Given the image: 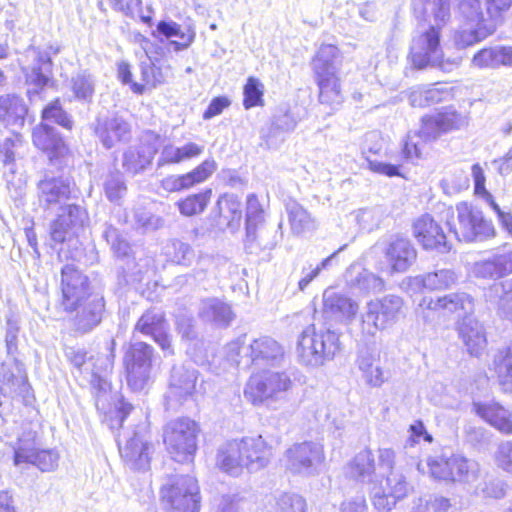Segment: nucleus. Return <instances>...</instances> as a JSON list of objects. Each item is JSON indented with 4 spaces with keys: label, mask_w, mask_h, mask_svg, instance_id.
Instances as JSON below:
<instances>
[{
    "label": "nucleus",
    "mask_w": 512,
    "mask_h": 512,
    "mask_svg": "<svg viewBox=\"0 0 512 512\" xmlns=\"http://www.w3.org/2000/svg\"><path fill=\"white\" fill-rule=\"evenodd\" d=\"M220 218L231 229L240 225L242 218L241 201L233 194H226L219 198L217 202Z\"/></svg>",
    "instance_id": "44"
},
{
    "label": "nucleus",
    "mask_w": 512,
    "mask_h": 512,
    "mask_svg": "<svg viewBox=\"0 0 512 512\" xmlns=\"http://www.w3.org/2000/svg\"><path fill=\"white\" fill-rule=\"evenodd\" d=\"M486 4L489 20L484 25L482 24V38L495 32L497 26L502 22V12L509 9L512 0H487Z\"/></svg>",
    "instance_id": "48"
},
{
    "label": "nucleus",
    "mask_w": 512,
    "mask_h": 512,
    "mask_svg": "<svg viewBox=\"0 0 512 512\" xmlns=\"http://www.w3.org/2000/svg\"><path fill=\"white\" fill-rule=\"evenodd\" d=\"M457 280L458 276L451 269H440L421 277L423 287L431 291L449 289Z\"/></svg>",
    "instance_id": "47"
},
{
    "label": "nucleus",
    "mask_w": 512,
    "mask_h": 512,
    "mask_svg": "<svg viewBox=\"0 0 512 512\" xmlns=\"http://www.w3.org/2000/svg\"><path fill=\"white\" fill-rule=\"evenodd\" d=\"M340 66V51L332 44L322 45L312 61V67L315 75H337L339 74Z\"/></svg>",
    "instance_id": "38"
},
{
    "label": "nucleus",
    "mask_w": 512,
    "mask_h": 512,
    "mask_svg": "<svg viewBox=\"0 0 512 512\" xmlns=\"http://www.w3.org/2000/svg\"><path fill=\"white\" fill-rule=\"evenodd\" d=\"M424 5V11L430 12L437 25H443L450 17V5L448 0H420Z\"/></svg>",
    "instance_id": "56"
},
{
    "label": "nucleus",
    "mask_w": 512,
    "mask_h": 512,
    "mask_svg": "<svg viewBox=\"0 0 512 512\" xmlns=\"http://www.w3.org/2000/svg\"><path fill=\"white\" fill-rule=\"evenodd\" d=\"M357 365L366 384L380 387L385 382L386 376L381 365L379 351L369 348L360 351Z\"/></svg>",
    "instance_id": "30"
},
{
    "label": "nucleus",
    "mask_w": 512,
    "mask_h": 512,
    "mask_svg": "<svg viewBox=\"0 0 512 512\" xmlns=\"http://www.w3.org/2000/svg\"><path fill=\"white\" fill-rule=\"evenodd\" d=\"M347 474L360 481H371L375 472V459L373 453L364 449L357 453L347 464Z\"/></svg>",
    "instance_id": "41"
},
{
    "label": "nucleus",
    "mask_w": 512,
    "mask_h": 512,
    "mask_svg": "<svg viewBox=\"0 0 512 512\" xmlns=\"http://www.w3.org/2000/svg\"><path fill=\"white\" fill-rule=\"evenodd\" d=\"M288 219L291 230L295 234H302L315 228V220L311 214L299 203L287 204Z\"/></svg>",
    "instance_id": "45"
},
{
    "label": "nucleus",
    "mask_w": 512,
    "mask_h": 512,
    "mask_svg": "<svg viewBox=\"0 0 512 512\" xmlns=\"http://www.w3.org/2000/svg\"><path fill=\"white\" fill-rule=\"evenodd\" d=\"M103 310L104 301L98 295L81 303V306L75 310L77 312L74 319L76 330L82 333L91 331L101 322Z\"/></svg>",
    "instance_id": "31"
},
{
    "label": "nucleus",
    "mask_w": 512,
    "mask_h": 512,
    "mask_svg": "<svg viewBox=\"0 0 512 512\" xmlns=\"http://www.w3.org/2000/svg\"><path fill=\"white\" fill-rule=\"evenodd\" d=\"M359 305L351 298L327 289L323 293V313L327 318L336 321H351L355 318Z\"/></svg>",
    "instance_id": "23"
},
{
    "label": "nucleus",
    "mask_w": 512,
    "mask_h": 512,
    "mask_svg": "<svg viewBox=\"0 0 512 512\" xmlns=\"http://www.w3.org/2000/svg\"><path fill=\"white\" fill-rule=\"evenodd\" d=\"M399 500L400 499L391 495V493L385 490L382 486L374 487L371 492L372 505L379 512L391 511Z\"/></svg>",
    "instance_id": "58"
},
{
    "label": "nucleus",
    "mask_w": 512,
    "mask_h": 512,
    "mask_svg": "<svg viewBox=\"0 0 512 512\" xmlns=\"http://www.w3.org/2000/svg\"><path fill=\"white\" fill-rule=\"evenodd\" d=\"M155 154L153 148H129L123 154V167L130 173L136 174L148 166Z\"/></svg>",
    "instance_id": "46"
},
{
    "label": "nucleus",
    "mask_w": 512,
    "mask_h": 512,
    "mask_svg": "<svg viewBox=\"0 0 512 512\" xmlns=\"http://www.w3.org/2000/svg\"><path fill=\"white\" fill-rule=\"evenodd\" d=\"M134 331L152 337L162 350L171 352L168 324L162 312L147 310L137 321Z\"/></svg>",
    "instance_id": "20"
},
{
    "label": "nucleus",
    "mask_w": 512,
    "mask_h": 512,
    "mask_svg": "<svg viewBox=\"0 0 512 512\" xmlns=\"http://www.w3.org/2000/svg\"><path fill=\"white\" fill-rule=\"evenodd\" d=\"M457 223L448 221L450 229L460 241H474L478 235L479 211L467 202H461L456 207Z\"/></svg>",
    "instance_id": "25"
},
{
    "label": "nucleus",
    "mask_w": 512,
    "mask_h": 512,
    "mask_svg": "<svg viewBox=\"0 0 512 512\" xmlns=\"http://www.w3.org/2000/svg\"><path fill=\"white\" fill-rule=\"evenodd\" d=\"M70 194V183L63 178H45L38 184L39 202L46 208L62 205L69 200Z\"/></svg>",
    "instance_id": "27"
},
{
    "label": "nucleus",
    "mask_w": 512,
    "mask_h": 512,
    "mask_svg": "<svg viewBox=\"0 0 512 512\" xmlns=\"http://www.w3.org/2000/svg\"><path fill=\"white\" fill-rule=\"evenodd\" d=\"M198 424L181 417L169 421L163 429V441L172 458L177 462L190 461L197 450Z\"/></svg>",
    "instance_id": "7"
},
{
    "label": "nucleus",
    "mask_w": 512,
    "mask_h": 512,
    "mask_svg": "<svg viewBox=\"0 0 512 512\" xmlns=\"http://www.w3.org/2000/svg\"><path fill=\"white\" fill-rule=\"evenodd\" d=\"M442 57L439 29L431 26L413 37L410 59L415 67L421 69L428 65H438Z\"/></svg>",
    "instance_id": "12"
},
{
    "label": "nucleus",
    "mask_w": 512,
    "mask_h": 512,
    "mask_svg": "<svg viewBox=\"0 0 512 512\" xmlns=\"http://www.w3.org/2000/svg\"><path fill=\"white\" fill-rule=\"evenodd\" d=\"M264 222V210L255 195L247 197L246 207V241L253 243L257 239V230Z\"/></svg>",
    "instance_id": "43"
},
{
    "label": "nucleus",
    "mask_w": 512,
    "mask_h": 512,
    "mask_svg": "<svg viewBox=\"0 0 512 512\" xmlns=\"http://www.w3.org/2000/svg\"><path fill=\"white\" fill-rule=\"evenodd\" d=\"M164 76L159 68L150 65L141 66V83H132V91L142 94L146 87L155 88L164 83Z\"/></svg>",
    "instance_id": "52"
},
{
    "label": "nucleus",
    "mask_w": 512,
    "mask_h": 512,
    "mask_svg": "<svg viewBox=\"0 0 512 512\" xmlns=\"http://www.w3.org/2000/svg\"><path fill=\"white\" fill-rule=\"evenodd\" d=\"M118 445L122 458L131 469H145L149 464L150 445L145 438L144 429L124 433L118 436Z\"/></svg>",
    "instance_id": "14"
},
{
    "label": "nucleus",
    "mask_w": 512,
    "mask_h": 512,
    "mask_svg": "<svg viewBox=\"0 0 512 512\" xmlns=\"http://www.w3.org/2000/svg\"><path fill=\"white\" fill-rule=\"evenodd\" d=\"M42 119L47 122H54L65 129L71 130L73 121L70 116L62 109L58 100L47 105L42 112Z\"/></svg>",
    "instance_id": "54"
},
{
    "label": "nucleus",
    "mask_w": 512,
    "mask_h": 512,
    "mask_svg": "<svg viewBox=\"0 0 512 512\" xmlns=\"http://www.w3.org/2000/svg\"><path fill=\"white\" fill-rule=\"evenodd\" d=\"M494 460L499 468L512 475V441H502L498 445Z\"/></svg>",
    "instance_id": "64"
},
{
    "label": "nucleus",
    "mask_w": 512,
    "mask_h": 512,
    "mask_svg": "<svg viewBox=\"0 0 512 512\" xmlns=\"http://www.w3.org/2000/svg\"><path fill=\"white\" fill-rule=\"evenodd\" d=\"M404 301L397 295H386L366 303L361 314V333L364 337H374L378 331L393 326L403 312Z\"/></svg>",
    "instance_id": "6"
},
{
    "label": "nucleus",
    "mask_w": 512,
    "mask_h": 512,
    "mask_svg": "<svg viewBox=\"0 0 512 512\" xmlns=\"http://www.w3.org/2000/svg\"><path fill=\"white\" fill-rule=\"evenodd\" d=\"M383 215L380 207L363 208L355 212V219L362 228L372 230L379 225Z\"/></svg>",
    "instance_id": "59"
},
{
    "label": "nucleus",
    "mask_w": 512,
    "mask_h": 512,
    "mask_svg": "<svg viewBox=\"0 0 512 512\" xmlns=\"http://www.w3.org/2000/svg\"><path fill=\"white\" fill-rule=\"evenodd\" d=\"M217 168L213 159H206L193 170L182 175H169L161 180V188L166 192H179L205 182Z\"/></svg>",
    "instance_id": "18"
},
{
    "label": "nucleus",
    "mask_w": 512,
    "mask_h": 512,
    "mask_svg": "<svg viewBox=\"0 0 512 512\" xmlns=\"http://www.w3.org/2000/svg\"><path fill=\"white\" fill-rule=\"evenodd\" d=\"M70 89L75 99L90 101L95 89L94 80L90 74L80 72L71 78Z\"/></svg>",
    "instance_id": "51"
},
{
    "label": "nucleus",
    "mask_w": 512,
    "mask_h": 512,
    "mask_svg": "<svg viewBox=\"0 0 512 512\" xmlns=\"http://www.w3.org/2000/svg\"><path fill=\"white\" fill-rule=\"evenodd\" d=\"M37 448L33 441L20 440L19 445L14 450V464H33L35 461Z\"/></svg>",
    "instance_id": "61"
},
{
    "label": "nucleus",
    "mask_w": 512,
    "mask_h": 512,
    "mask_svg": "<svg viewBox=\"0 0 512 512\" xmlns=\"http://www.w3.org/2000/svg\"><path fill=\"white\" fill-rule=\"evenodd\" d=\"M157 32L166 38L179 37L183 42L170 41L169 45L174 48L175 51L186 49L194 40L193 33H184L181 31V27L174 21H160L157 25Z\"/></svg>",
    "instance_id": "49"
},
{
    "label": "nucleus",
    "mask_w": 512,
    "mask_h": 512,
    "mask_svg": "<svg viewBox=\"0 0 512 512\" xmlns=\"http://www.w3.org/2000/svg\"><path fill=\"white\" fill-rule=\"evenodd\" d=\"M385 257L392 272L402 273L415 262L417 252L408 239L396 237L388 243Z\"/></svg>",
    "instance_id": "24"
},
{
    "label": "nucleus",
    "mask_w": 512,
    "mask_h": 512,
    "mask_svg": "<svg viewBox=\"0 0 512 512\" xmlns=\"http://www.w3.org/2000/svg\"><path fill=\"white\" fill-rule=\"evenodd\" d=\"M198 314L203 321L219 327L228 326L234 317L230 306L217 298L202 300Z\"/></svg>",
    "instance_id": "35"
},
{
    "label": "nucleus",
    "mask_w": 512,
    "mask_h": 512,
    "mask_svg": "<svg viewBox=\"0 0 512 512\" xmlns=\"http://www.w3.org/2000/svg\"><path fill=\"white\" fill-rule=\"evenodd\" d=\"M467 123L466 115H462L451 108L424 116L418 133L407 136L402 149L404 158L410 161L422 158L426 143L436 140L443 133L460 129Z\"/></svg>",
    "instance_id": "3"
},
{
    "label": "nucleus",
    "mask_w": 512,
    "mask_h": 512,
    "mask_svg": "<svg viewBox=\"0 0 512 512\" xmlns=\"http://www.w3.org/2000/svg\"><path fill=\"white\" fill-rule=\"evenodd\" d=\"M276 512H306V502L300 495L283 494L277 500Z\"/></svg>",
    "instance_id": "60"
},
{
    "label": "nucleus",
    "mask_w": 512,
    "mask_h": 512,
    "mask_svg": "<svg viewBox=\"0 0 512 512\" xmlns=\"http://www.w3.org/2000/svg\"><path fill=\"white\" fill-rule=\"evenodd\" d=\"M418 310H421L423 318L426 317L425 311H440L444 314H455L461 317L458 322V333L463 340L467 351L478 357L480 355V326L478 319L472 316L475 310V300L466 292H454L433 299L432 297H423Z\"/></svg>",
    "instance_id": "1"
},
{
    "label": "nucleus",
    "mask_w": 512,
    "mask_h": 512,
    "mask_svg": "<svg viewBox=\"0 0 512 512\" xmlns=\"http://www.w3.org/2000/svg\"><path fill=\"white\" fill-rule=\"evenodd\" d=\"M153 347L145 342L131 344L124 355V367L128 386L134 391L143 390L152 369Z\"/></svg>",
    "instance_id": "9"
},
{
    "label": "nucleus",
    "mask_w": 512,
    "mask_h": 512,
    "mask_svg": "<svg viewBox=\"0 0 512 512\" xmlns=\"http://www.w3.org/2000/svg\"><path fill=\"white\" fill-rule=\"evenodd\" d=\"M460 12L465 19L462 29L455 36V43L459 47H467L478 41V27L480 25V1L463 0L460 3Z\"/></svg>",
    "instance_id": "22"
},
{
    "label": "nucleus",
    "mask_w": 512,
    "mask_h": 512,
    "mask_svg": "<svg viewBox=\"0 0 512 512\" xmlns=\"http://www.w3.org/2000/svg\"><path fill=\"white\" fill-rule=\"evenodd\" d=\"M32 140L33 144L44 151L51 160L68 153V147L63 139L53 127L47 124H40L33 129Z\"/></svg>",
    "instance_id": "26"
},
{
    "label": "nucleus",
    "mask_w": 512,
    "mask_h": 512,
    "mask_svg": "<svg viewBox=\"0 0 512 512\" xmlns=\"http://www.w3.org/2000/svg\"><path fill=\"white\" fill-rule=\"evenodd\" d=\"M348 284L362 292H381L385 288L382 278L362 268L360 265H351L346 272Z\"/></svg>",
    "instance_id": "37"
},
{
    "label": "nucleus",
    "mask_w": 512,
    "mask_h": 512,
    "mask_svg": "<svg viewBox=\"0 0 512 512\" xmlns=\"http://www.w3.org/2000/svg\"><path fill=\"white\" fill-rule=\"evenodd\" d=\"M253 337L242 334L230 341L225 347V358L233 366L249 368L253 365V353L250 349Z\"/></svg>",
    "instance_id": "34"
},
{
    "label": "nucleus",
    "mask_w": 512,
    "mask_h": 512,
    "mask_svg": "<svg viewBox=\"0 0 512 512\" xmlns=\"http://www.w3.org/2000/svg\"><path fill=\"white\" fill-rule=\"evenodd\" d=\"M217 465L225 473L239 476L245 470L240 440L230 441L220 447Z\"/></svg>",
    "instance_id": "32"
},
{
    "label": "nucleus",
    "mask_w": 512,
    "mask_h": 512,
    "mask_svg": "<svg viewBox=\"0 0 512 512\" xmlns=\"http://www.w3.org/2000/svg\"><path fill=\"white\" fill-rule=\"evenodd\" d=\"M240 442L245 470L257 472L269 464L272 449L261 435L244 437Z\"/></svg>",
    "instance_id": "21"
},
{
    "label": "nucleus",
    "mask_w": 512,
    "mask_h": 512,
    "mask_svg": "<svg viewBox=\"0 0 512 512\" xmlns=\"http://www.w3.org/2000/svg\"><path fill=\"white\" fill-rule=\"evenodd\" d=\"M338 350V335L330 330L317 331L314 325L302 331L296 347L299 361L311 367L321 366L331 360Z\"/></svg>",
    "instance_id": "5"
},
{
    "label": "nucleus",
    "mask_w": 512,
    "mask_h": 512,
    "mask_svg": "<svg viewBox=\"0 0 512 512\" xmlns=\"http://www.w3.org/2000/svg\"><path fill=\"white\" fill-rule=\"evenodd\" d=\"M263 84L254 77H249L246 85L244 86V101L243 105L246 109L263 104Z\"/></svg>",
    "instance_id": "55"
},
{
    "label": "nucleus",
    "mask_w": 512,
    "mask_h": 512,
    "mask_svg": "<svg viewBox=\"0 0 512 512\" xmlns=\"http://www.w3.org/2000/svg\"><path fill=\"white\" fill-rule=\"evenodd\" d=\"M212 191L210 189L204 192L192 194L177 203L182 215L193 216L202 213L207 207Z\"/></svg>",
    "instance_id": "50"
},
{
    "label": "nucleus",
    "mask_w": 512,
    "mask_h": 512,
    "mask_svg": "<svg viewBox=\"0 0 512 512\" xmlns=\"http://www.w3.org/2000/svg\"><path fill=\"white\" fill-rule=\"evenodd\" d=\"M395 456V451L390 448L378 449L379 469L387 471L385 486L382 487L394 497L402 500L413 490V486L403 471L395 467Z\"/></svg>",
    "instance_id": "15"
},
{
    "label": "nucleus",
    "mask_w": 512,
    "mask_h": 512,
    "mask_svg": "<svg viewBox=\"0 0 512 512\" xmlns=\"http://www.w3.org/2000/svg\"><path fill=\"white\" fill-rule=\"evenodd\" d=\"M25 63L22 70L25 74L26 84L29 86L28 94H37L48 85L52 75V61L47 52L36 47H29L25 51Z\"/></svg>",
    "instance_id": "11"
},
{
    "label": "nucleus",
    "mask_w": 512,
    "mask_h": 512,
    "mask_svg": "<svg viewBox=\"0 0 512 512\" xmlns=\"http://www.w3.org/2000/svg\"><path fill=\"white\" fill-rule=\"evenodd\" d=\"M294 381L286 371H265L252 374L244 387V397L252 405L276 408V404L286 399Z\"/></svg>",
    "instance_id": "4"
},
{
    "label": "nucleus",
    "mask_w": 512,
    "mask_h": 512,
    "mask_svg": "<svg viewBox=\"0 0 512 512\" xmlns=\"http://www.w3.org/2000/svg\"><path fill=\"white\" fill-rule=\"evenodd\" d=\"M173 252L170 253L172 260L183 266H190L195 258L192 247L184 242L175 240L172 242Z\"/></svg>",
    "instance_id": "62"
},
{
    "label": "nucleus",
    "mask_w": 512,
    "mask_h": 512,
    "mask_svg": "<svg viewBox=\"0 0 512 512\" xmlns=\"http://www.w3.org/2000/svg\"><path fill=\"white\" fill-rule=\"evenodd\" d=\"M161 500L168 512H199L201 497L197 480L189 475L170 477L161 488Z\"/></svg>",
    "instance_id": "8"
},
{
    "label": "nucleus",
    "mask_w": 512,
    "mask_h": 512,
    "mask_svg": "<svg viewBox=\"0 0 512 512\" xmlns=\"http://www.w3.org/2000/svg\"><path fill=\"white\" fill-rule=\"evenodd\" d=\"M198 372L195 369H186L185 367H175L172 370L170 391L171 397L179 401L191 397L196 388Z\"/></svg>",
    "instance_id": "33"
},
{
    "label": "nucleus",
    "mask_w": 512,
    "mask_h": 512,
    "mask_svg": "<svg viewBox=\"0 0 512 512\" xmlns=\"http://www.w3.org/2000/svg\"><path fill=\"white\" fill-rule=\"evenodd\" d=\"M458 466L459 472L467 473L468 466L465 460L453 457L446 459L444 457H430L427 460V467L431 477L440 480H456L454 466Z\"/></svg>",
    "instance_id": "40"
},
{
    "label": "nucleus",
    "mask_w": 512,
    "mask_h": 512,
    "mask_svg": "<svg viewBox=\"0 0 512 512\" xmlns=\"http://www.w3.org/2000/svg\"><path fill=\"white\" fill-rule=\"evenodd\" d=\"M94 132L102 145L110 149L117 143L127 141L130 138L131 126L122 117H99L94 124Z\"/></svg>",
    "instance_id": "19"
},
{
    "label": "nucleus",
    "mask_w": 512,
    "mask_h": 512,
    "mask_svg": "<svg viewBox=\"0 0 512 512\" xmlns=\"http://www.w3.org/2000/svg\"><path fill=\"white\" fill-rule=\"evenodd\" d=\"M482 418L502 433L512 434V413L494 403L482 406Z\"/></svg>",
    "instance_id": "42"
},
{
    "label": "nucleus",
    "mask_w": 512,
    "mask_h": 512,
    "mask_svg": "<svg viewBox=\"0 0 512 512\" xmlns=\"http://www.w3.org/2000/svg\"><path fill=\"white\" fill-rule=\"evenodd\" d=\"M61 292V306L66 312H74L94 296L90 294L88 278L73 265L61 270Z\"/></svg>",
    "instance_id": "10"
},
{
    "label": "nucleus",
    "mask_w": 512,
    "mask_h": 512,
    "mask_svg": "<svg viewBox=\"0 0 512 512\" xmlns=\"http://www.w3.org/2000/svg\"><path fill=\"white\" fill-rule=\"evenodd\" d=\"M28 108L23 99L15 94L0 96V123L11 130L22 128Z\"/></svg>",
    "instance_id": "28"
},
{
    "label": "nucleus",
    "mask_w": 512,
    "mask_h": 512,
    "mask_svg": "<svg viewBox=\"0 0 512 512\" xmlns=\"http://www.w3.org/2000/svg\"><path fill=\"white\" fill-rule=\"evenodd\" d=\"M413 235L426 250L440 253L449 252L450 246L440 225L429 214L418 217L413 222Z\"/></svg>",
    "instance_id": "17"
},
{
    "label": "nucleus",
    "mask_w": 512,
    "mask_h": 512,
    "mask_svg": "<svg viewBox=\"0 0 512 512\" xmlns=\"http://www.w3.org/2000/svg\"><path fill=\"white\" fill-rule=\"evenodd\" d=\"M315 80L319 88L320 103L328 105L332 109L339 108L344 101L339 74L315 75Z\"/></svg>",
    "instance_id": "36"
},
{
    "label": "nucleus",
    "mask_w": 512,
    "mask_h": 512,
    "mask_svg": "<svg viewBox=\"0 0 512 512\" xmlns=\"http://www.w3.org/2000/svg\"><path fill=\"white\" fill-rule=\"evenodd\" d=\"M323 461L322 446L313 442L294 444L285 452V467L293 474L310 475Z\"/></svg>",
    "instance_id": "13"
},
{
    "label": "nucleus",
    "mask_w": 512,
    "mask_h": 512,
    "mask_svg": "<svg viewBox=\"0 0 512 512\" xmlns=\"http://www.w3.org/2000/svg\"><path fill=\"white\" fill-rule=\"evenodd\" d=\"M512 66V47H495L482 49V66Z\"/></svg>",
    "instance_id": "53"
},
{
    "label": "nucleus",
    "mask_w": 512,
    "mask_h": 512,
    "mask_svg": "<svg viewBox=\"0 0 512 512\" xmlns=\"http://www.w3.org/2000/svg\"><path fill=\"white\" fill-rule=\"evenodd\" d=\"M499 381L506 391H512V344L509 345L497 365Z\"/></svg>",
    "instance_id": "57"
},
{
    "label": "nucleus",
    "mask_w": 512,
    "mask_h": 512,
    "mask_svg": "<svg viewBox=\"0 0 512 512\" xmlns=\"http://www.w3.org/2000/svg\"><path fill=\"white\" fill-rule=\"evenodd\" d=\"M115 346V340L111 339L106 345L105 352L99 353L96 356L90 380L93 389L96 391V407L106 414V421H108L111 429L120 428L126 416L133 409L131 404L125 402L122 397L117 395L113 397V408H108V400L111 398L110 384L105 378L100 376V373L112 371L115 360Z\"/></svg>",
    "instance_id": "2"
},
{
    "label": "nucleus",
    "mask_w": 512,
    "mask_h": 512,
    "mask_svg": "<svg viewBox=\"0 0 512 512\" xmlns=\"http://www.w3.org/2000/svg\"><path fill=\"white\" fill-rule=\"evenodd\" d=\"M87 221L86 211L74 204L60 208L57 218L50 225L51 239L56 243H63L78 233Z\"/></svg>",
    "instance_id": "16"
},
{
    "label": "nucleus",
    "mask_w": 512,
    "mask_h": 512,
    "mask_svg": "<svg viewBox=\"0 0 512 512\" xmlns=\"http://www.w3.org/2000/svg\"><path fill=\"white\" fill-rule=\"evenodd\" d=\"M250 349L253 353V365L256 367L276 365L284 356L283 347L269 336L253 338Z\"/></svg>",
    "instance_id": "29"
},
{
    "label": "nucleus",
    "mask_w": 512,
    "mask_h": 512,
    "mask_svg": "<svg viewBox=\"0 0 512 512\" xmlns=\"http://www.w3.org/2000/svg\"><path fill=\"white\" fill-rule=\"evenodd\" d=\"M203 151L204 146L198 145L194 142H188L182 146L167 144L161 150L158 165L178 164L188 161L200 156Z\"/></svg>",
    "instance_id": "39"
},
{
    "label": "nucleus",
    "mask_w": 512,
    "mask_h": 512,
    "mask_svg": "<svg viewBox=\"0 0 512 512\" xmlns=\"http://www.w3.org/2000/svg\"><path fill=\"white\" fill-rule=\"evenodd\" d=\"M126 185L118 173L111 174L105 182V193L112 202L119 201L126 193Z\"/></svg>",
    "instance_id": "63"
}]
</instances>
